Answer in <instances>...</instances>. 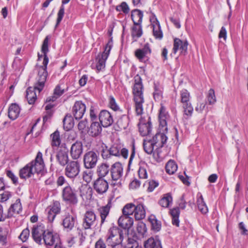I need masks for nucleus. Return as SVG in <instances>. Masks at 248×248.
Returning <instances> with one entry per match:
<instances>
[{
    "label": "nucleus",
    "instance_id": "nucleus-51",
    "mask_svg": "<svg viewBox=\"0 0 248 248\" xmlns=\"http://www.w3.org/2000/svg\"><path fill=\"white\" fill-rule=\"evenodd\" d=\"M51 212H53L55 215L60 213L61 211V206L60 202L59 201H54L52 205L47 207Z\"/></svg>",
    "mask_w": 248,
    "mask_h": 248
},
{
    "label": "nucleus",
    "instance_id": "nucleus-1",
    "mask_svg": "<svg viewBox=\"0 0 248 248\" xmlns=\"http://www.w3.org/2000/svg\"><path fill=\"white\" fill-rule=\"evenodd\" d=\"M47 63H42L41 65L37 64L36 65V69L38 72V75L36 78V82L34 84L33 87H30L26 90V97L28 103L30 105L33 104L37 99L36 91H37L39 93L45 87L48 76Z\"/></svg>",
    "mask_w": 248,
    "mask_h": 248
},
{
    "label": "nucleus",
    "instance_id": "nucleus-15",
    "mask_svg": "<svg viewBox=\"0 0 248 248\" xmlns=\"http://www.w3.org/2000/svg\"><path fill=\"white\" fill-rule=\"evenodd\" d=\"M99 119L101 124L104 127H108L114 122L113 115L107 110H102L99 115Z\"/></svg>",
    "mask_w": 248,
    "mask_h": 248
},
{
    "label": "nucleus",
    "instance_id": "nucleus-10",
    "mask_svg": "<svg viewBox=\"0 0 248 248\" xmlns=\"http://www.w3.org/2000/svg\"><path fill=\"white\" fill-rule=\"evenodd\" d=\"M47 230L42 223L34 225L31 230V236L34 241L38 244H42V239Z\"/></svg>",
    "mask_w": 248,
    "mask_h": 248
},
{
    "label": "nucleus",
    "instance_id": "nucleus-49",
    "mask_svg": "<svg viewBox=\"0 0 248 248\" xmlns=\"http://www.w3.org/2000/svg\"><path fill=\"white\" fill-rule=\"evenodd\" d=\"M137 231L139 237H143L147 232L146 224L142 222H139L137 227Z\"/></svg>",
    "mask_w": 248,
    "mask_h": 248
},
{
    "label": "nucleus",
    "instance_id": "nucleus-64",
    "mask_svg": "<svg viewBox=\"0 0 248 248\" xmlns=\"http://www.w3.org/2000/svg\"><path fill=\"white\" fill-rule=\"evenodd\" d=\"M101 155L103 159H107L109 158L111 155L109 152V149H107V147L105 146V149L103 148L101 151Z\"/></svg>",
    "mask_w": 248,
    "mask_h": 248
},
{
    "label": "nucleus",
    "instance_id": "nucleus-33",
    "mask_svg": "<svg viewBox=\"0 0 248 248\" xmlns=\"http://www.w3.org/2000/svg\"><path fill=\"white\" fill-rule=\"evenodd\" d=\"M143 16V12L139 9H134L131 12V18L134 25L141 24Z\"/></svg>",
    "mask_w": 248,
    "mask_h": 248
},
{
    "label": "nucleus",
    "instance_id": "nucleus-56",
    "mask_svg": "<svg viewBox=\"0 0 248 248\" xmlns=\"http://www.w3.org/2000/svg\"><path fill=\"white\" fill-rule=\"evenodd\" d=\"M108 105L109 107L114 111H117L120 109L115 99L112 96H110L109 97Z\"/></svg>",
    "mask_w": 248,
    "mask_h": 248
},
{
    "label": "nucleus",
    "instance_id": "nucleus-40",
    "mask_svg": "<svg viewBox=\"0 0 248 248\" xmlns=\"http://www.w3.org/2000/svg\"><path fill=\"white\" fill-rule=\"evenodd\" d=\"M63 128L67 131L70 130L73 128L74 122L73 117L69 114H67L63 120Z\"/></svg>",
    "mask_w": 248,
    "mask_h": 248
},
{
    "label": "nucleus",
    "instance_id": "nucleus-8",
    "mask_svg": "<svg viewBox=\"0 0 248 248\" xmlns=\"http://www.w3.org/2000/svg\"><path fill=\"white\" fill-rule=\"evenodd\" d=\"M80 171V163L78 161L71 160L66 165L64 174L68 178L74 179L79 175Z\"/></svg>",
    "mask_w": 248,
    "mask_h": 248
},
{
    "label": "nucleus",
    "instance_id": "nucleus-25",
    "mask_svg": "<svg viewBox=\"0 0 248 248\" xmlns=\"http://www.w3.org/2000/svg\"><path fill=\"white\" fill-rule=\"evenodd\" d=\"M151 53V49L148 43L145 44L142 48L138 49L135 51V55L139 60H142L143 59H147L146 60H148Z\"/></svg>",
    "mask_w": 248,
    "mask_h": 248
},
{
    "label": "nucleus",
    "instance_id": "nucleus-31",
    "mask_svg": "<svg viewBox=\"0 0 248 248\" xmlns=\"http://www.w3.org/2000/svg\"><path fill=\"white\" fill-rule=\"evenodd\" d=\"M145 248H162L161 241L157 237H150L144 242Z\"/></svg>",
    "mask_w": 248,
    "mask_h": 248
},
{
    "label": "nucleus",
    "instance_id": "nucleus-9",
    "mask_svg": "<svg viewBox=\"0 0 248 248\" xmlns=\"http://www.w3.org/2000/svg\"><path fill=\"white\" fill-rule=\"evenodd\" d=\"M99 154L98 152L93 150L85 153L83 157V163L85 168L92 169L94 168L98 160Z\"/></svg>",
    "mask_w": 248,
    "mask_h": 248
},
{
    "label": "nucleus",
    "instance_id": "nucleus-42",
    "mask_svg": "<svg viewBox=\"0 0 248 248\" xmlns=\"http://www.w3.org/2000/svg\"><path fill=\"white\" fill-rule=\"evenodd\" d=\"M129 118L126 115H123L117 121L118 126L121 129H125L129 124Z\"/></svg>",
    "mask_w": 248,
    "mask_h": 248
},
{
    "label": "nucleus",
    "instance_id": "nucleus-55",
    "mask_svg": "<svg viewBox=\"0 0 248 248\" xmlns=\"http://www.w3.org/2000/svg\"><path fill=\"white\" fill-rule=\"evenodd\" d=\"M125 248H139V243L133 238H128Z\"/></svg>",
    "mask_w": 248,
    "mask_h": 248
},
{
    "label": "nucleus",
    "instance_id": "nucleus-36",
    "mask_svg": "<svg viewBox=\"0 0 248 248\" xmlns=\"http://www.w3.org/2000/svg\"><path fill=\"white\" fill-rule=\"evenodd\" d=\"M170 214L172 218V224L176 227L179 226L180 209L179 207H174L170 210Z\"/></svg>",
    "mask_w": 248,
    "mask_h": 248
},
{
    "label": "nucleus",
    "instance_id": "nucleus-5",
    "mask_svg": "<svg viewBox=\"0 0 248 248\" xmlns=\"http://www.w3.org/2000/svg\"><path fill=\"white\" fill-rule=\"evenodd\" d=\"M61 197L64 202L70 206H76L78 202L77 190L69 184L62 188Z\"/></svg>",
    "mask_w": 248,
    "mask_h": 248
},
{
    "label": "nucleus",
    "instance_id": "nucleus-29",
    "mask_svg": "<svg viewBox=\"0 0 248 248\" xmlns=\"http://www.w3.org/2000/svg\"><path fill=\"white\" fill-rule=\"evenodd\" d=\"M100 124V122L93 121L89 128V134L92 137H95L101 134L102 130V126Z\"/></svg>",
    "mask_w": 248,
    "mask_h": 248
},
{
    "label": "nucleus",
    "instance_id": "nucleus-14",
    "mask_svg": "<svg viewBox=\"0 0 248 248\" xmlns=\"http://www.w3.org/2000/svg\"><path fill=\"white\" fill-rule=\"evenodd\" d=\"M93 188L99 194L106 193L108 188V183L104 178L98 177L93 182Z\"/></svg>",
    "mask_w": 248,
    "mask_h": 248
},
{
    "label": "nucleus",
    "instance_id": "nucleus-37",
    "mask_svg": "<svg viewBox=\"0 0 248 248\" xmlns=\"http://www.w3.org/2000/svg\"><path fill=\"white\" fill-rule=\"evenodd\" d=\"M155 20V22L152 24L153 35L156 39L161 40L163 38V32L159 21L156 18Z\"/></svg>",
    "mask_w": 248,
    "mask_h": 248
},
{
    "label": "nucleus",
    "instance_id": "nucleus-34",
    "mask_svg": "<svg viewBox=\"0 0 248 248\" xmlns=\"http://www.w3.org/2000/svg\"><path fill=\"white\" fill-rule=\"evenodd\" d=\"M20 108L16 104H12L9 108L8 116L12 120L16 119L19 116Z\"/></svg>",
    "mask_w": 248,
    "mask_h": 248
},
{
    "label": "nucleus",
    "instance_id": "nucleus-3",
    "mask_svg": "<svg viewBox=\"0 0 248 248\" xmlns=\"http://www.w3.org/2000/svg\"><path fill=\"white\" fill-rule=\"evenodd\" d=\"M45 164L42 153L39 151L34 160L27 164L19 170V177L21 179L31 177L34 173H41L44 170Z\"/></svg>",
    "mask_w": 248,
    "mask_h": 248
},
{
    "label": "nucleus",
    "instance_id": "nucleus-52",
    "mask_svg": "<svg viewBox=\"0 0 248 248\" xmlns=\"http://www.w3.org/2000/svg\"><path fill=\"white\" fill-rule=\"evenodd\" d=\"M154 98L155 101L160 100L162 96V91L156 83H154Z\"/></svg>",
    "mask_w": 248,
    "mask_h": 248
},
{
    "label": "nucleus",
    "instance_id": "nucleus-46",
    "mask_svg": "<svg viewBox=\"0 0 248 248\" xmlns=\"http://www.w3.org/2000/svg\"><path fill=\"white\" fill-rule=\"evenodd\" d=\"M142 35L141 24L140 25H134L132 28L131 35L134 38H139Z\"/></svg>",
    "mask_w": 248,
    "mask_h": 248
},
{
    "label": "nucleus",
    "instance_id": "nucleus-11",
    "mask_svg": "<svg viewBox=\"0 0 248 248\" xmlns=\"http://www.w3.org/2000/svg\"><path fill=\"white\" fill-rule=\"evenodd\" d=\"M139 130L142 136L149 135L152 131V123L150 117L147 116L145 117H141L138 124Z\"/></svg>",
    "mask_w": 248,
    "mask_h": 248
},
{
    "label": "nucleus",
    "instance_id": "nucleus-58",
    "mask_svg": "<svg viewBox=\"0 0 248 248\" xmlns=\"http://www.w3.org/2000/svg\"><path fill=\"white\" fill-rule=\"evenodd\" d=\"M91 67L93 69H95L97 72H99L105 69V63H92Z\"/></svg>",
    "mask_w": 248,
    "mask_h": 248
},
{
    "label": "nucleus",
    "instance_id": "nucleus-23",
    "mask_svg": "<svg viewBox=\"0 0 248 248\" xmlns=\"http://www.w3.org/2000/svg\"><path fill=\"white\" fill-rule=\"evenodd\" d=\"M111 207V202L110 201H109L106 205L101 206L98 209L101 219L100 227H102L104 223L107 221V218L109 215Z\"/></svg>",
    "mask_w": 248,
    "mask_h": 248
},
{
    "label": "nucleus",
    "instance_id": "nucleus-57",
    "mask_svg": "<svg viewBox=\"0 0 248 248\" xmlns=\"http://www.w3.org/2000/svg\"><path fill=\"white\" fill-rule=\"evenodd\" d=\"M30 235V230L27 228L24 229L20 235L19 236V238L23 242H26L28 239Z\"/></svg>",
    "mask_w": 248,
    "mask_h": 248
},
{
    "label": "nucleus",
    "instance_id": "nucleus-27",
    "mask_svg": "<svg viewBox=\"0 0 248 248\" xmlns=\"http://www.w3.org/2000/svg\"><path fill=\"white\" fill-rule=\"evenodd\" d=\"M56 157L58 163L62 167L66 166L69 162L68 152L65 150H59Z\"/></svg>",
    "mask_w": 248,
    "mask_h": 248
},
{
    "label": "nucleus",
    "instance_id": "nucleus-61",
    "mask_svg": "<svg viewBox=\"0 0 248 248\" xmlns=\"http://www.w3.org/2000/svg\"><path fill=\"white\" fill-rule=\"evenodd\" d=\"M8 212L7 213H4V209L3 205L0 204V222L4 221L7 218H9Z\"/></svg>",
    "mask_w": 248,
    "mask_h": 248
},
{
    "label": "nucleus",
    "instance_id": "nucleus-4",
    "mask_svg": "<svg viewBox=\"0 0 248 248\" xmlns=\"http://www.w3.org/2000/svg\"><path fill=\"white\" fill-rule=\"evenodd\" d=\"M132 93L136 113L138 115H140L143 113V104L144 102V98L142 79L138 75L134 77V84L132 89Z\"/></svg>",
    "mask_w": 248,
    "mask_h": 248
},
{
    "label": "nucleus",
    "instance_id": "nucleus-6",
    "mask_svg": "<svg viewBox=\"0 0 248 248\" xmlns=\"http://www.w3.org/2000/svg\"><path fill=\"white\" fill-rule=\"evenodd\" d=\"M126 233L125 231H123L117 227L110 228L105 236L106 243L109 246L115 242H118L120 240H124V237L126 236Z\"/></svg>",
    "mask_w": 248,
    "mask_h": 248
},
{
    "label": "nucleus",
    "instance_id": "nucleus-50",
    "mask_svg": "<svg viewBox=\"0 0 248 248\" xmlns=\"http://www.w3.org/2000/svg\"><path fill=\"white\" fill-rule=\"evenodd\" d=\"M135 205L133 203L126 204L123 209V214L130 216L134 213Z\"/></svg>",
    "mask_w": 248,
    "mask_h": 248
},
{
    "label": "nucleus",
    "instance_id": "nucleus-54",
    "mask_svg": "<svg viewBox=\"0 0 248 248\" xmlns=\"http://www.w3.org/2000/svg\"><path fill=\"white\" fill-rule=\"evenodd\" d=\"M207 99L209 105H213L216 102L215 91L213 89H210L207 95Z\"/></svg>",
    "mask_w": 248,
    "mask_h": 248
},
{
    "label": "nucleus",
    "instance_id": "nucleus-35",
    "mask_svg": "<svg viewBox=\"0 0 248 248\" xmlns=\"http://www.w3.org/2000/svg\"><path fill=\"white\" fill-rule=\"evenodd\" d=\"M9 235L8 227L6 226L0 227V245H5L8 241V237Z\"/></svg>",
    "mask_w": 248,
    "mask_h": 248
},
{
    "label": "nucleus",
    "instance_id": "nucleus-48",
    "mask_svg": "<svg viewBox=\"0 0 248 248\" xmlns=\"http://www.w3.org/2000/svg\"><path fill=\"white\" fill-rule=\"evenodd\" d=\"M143 148L145 152L148 154H151L154 150L155 143H153L150 140H144Z\"/></svg>",
    "mask_w": 248,
    "mask_h": 248
},
{
    "label": "nucleus",
    "instance_id": "nucleus-26",
    "mask_svg": "<svg viewBox=\"0 0 248 248\" xmlns=\"http://www.w3.org/2000/svg\"><path fill=\"white\" fill-rule=\"evenodd\" d=\"M49 37L47 36L45 39H44L41 48V53L38 54V61H42V59H43V62H48L49 59L47 57L46 54L48 51V42H49Z\"/></svg>",
    "mask_w": 248,
    "mask_h": 248
},
{
    "label": "nucleus",
    "instance_id": "nucleus-53",
    "mask_svg": "<svg viewBox=\"0 0 248 248\" xmlns=\"http://www.w3.org/2000/svg\"><path fill=\"white\" fill-rule=\"evenodd\" d=\"M116 10L117 12H123L124 13L127 14L129 12L130 9L126 2L124 1L116 6Z\"/></svg>",
    "mask_w": 248,
    "mask_h": 248
},
{
    "label": "nucleus",
    "instance_id": "nucleus-60",
    "mask_svg": "<svg viewBox=\"0 0 248 248\" xmlns=\"http://www.w3.org/2000/svg\"><path fill=\"white\" fill-rule=\"evenodd\" d=\"M6 175L11 179L14 184H16L18 182L17 177L10 170H7L6 171Z\"/></svg>",
    "mask_w": 248,
    "mask_h": 248
},
{
    "label": "nucleus",
    "instance_id": "nucleus-28",
    "mask_svg": "<svg viewBox=\"0 0 248 248\" xmlns=\"http://www.w3.org/2000/svg\"><path fill=\"white\" fill-rule=\"evenodd\" d=\"M22 210V205L19 199L16 200V202L11 204L8 209V216L9 218L14 216L15 214H18Z\"/></svg>",
    "mask_w": 248,
    "mask_h": 248
},
{
    "label": "nucleus",
    "instance_id": "nucleus-63",
    "mask_svg": "<svg viewBox=\"0 0 248 248\" xmlns=\"http://www.w3.org/2000/svg\"><path fill=\"white\" fill-rule=\"evenodd\" d=\"M139 177L141 179H146L147 178V173L146 170L143 167H140L138 170Z\"/></svg>",
    "mask_w": 248,
    "mask_h": 248
},
{
    "label": "nucleus",
    "instance_id": "nucleus-43",
    "mask_svg": "<svg viewBox=\"0 0 248 248\" xmlns=\"http://www.w3.org/2000/svg\"><path fill=\"white\" fill-rule=\"evenodd\" d=\"M197 204L200 211L203 214H206L208 212V207L204 201L203 197L201 195L197 199Z\"/></svg>",
    "mask_w": 248,
    "mask_h": 248
},
{
    "label": "nucleus",
    "instance_id": "nucleus-20",
    "mask_svg": "<svg viewBox=\"0 0 248 248\" xmlns=\"http://www.w3.org/2000/svg\"><path fill=\"white\" fill-rule=\"evenodd\" d=\"M83 151V146L82 142L79 140H77L72 144L70 148V155L74 159H78L81 155Z\"/></svg>",
    "mask_w": 248,
    "mask_h": 248
},
{
    "label": "nucleus",
    "instance_id": "nucleus-16",
    "mask_svg": "<svg viewBox=\"0 0 248 248\" xmlns=\"http://www.w3.org/2000/svg\"><path fill=\"white\" fill-rule=\"evenodd\" d=\"M96 216L93 211H87L84 215L82 224L84 229H91V227L94 224L96 220Z\"/></svg>",
    "mask_w": 248,
    "mask_h": 248
},
{
    "label": "nucleus",
    "instance_id": "nucleus-2",
    "mask_svg": "<svg viewBox=\"0 0 248 248\" xmlns=\"http://www.w3.org/2000/svg\"><path fill=\"white\" fill-rule=\"evenodd\" d=\"M158 119L160 131L156 133L155 136L150 139L157 148L163 147L168 140L165 133L168 131L167 121L169 119V115L166 108L162 105L160 108Z\"/></svg>",
    "mask_w": 248,
    "mask_h": 248
},
{
    "label": "nucleus",
    "instance_id": "nucleus-12",
    "mask_svg": "<svg viewBox=\"0 0 248 248\" xmlns=\"http://www.w3.org/2000/svg\"><path fill=\"white\" fill-rule=\"evenodd\" d=\"M59 235L50 230H47L42 239V243H44L47 246H52L56 243H60Z\"/></svg>",
    "mask_w": 248,
    "mask_h": 248
},
{
    "label": "nucleus",
    "instance_id": "nucleus-21",
    "mask_svg": "<svg viewBox=\"0 0 248 248\" xmlns=\"http://www.w3.org/2000/svg\"><path fill=\"white\" fill-rule=\"evenodd\" d=\"M77 223V216L68 214L63 218L62 225L66 231L69 232L71 231Z\"/></svg>",
    "mask_w": 248,
    "mask_h": 248
},
{
    "label": "nucleus",
    "instance_id": "nucleus-59",
    "mask_svg": "<svg viewBox=\"0 0 248 248\" xmlns=\"http://www.w3.org/2000/svg\"><path fill=\"white\" fill-rule=\"evenodd\" d=\"M93 176V172L91 170H86L84 171L83 174V180L86 182L87 183L90 182L92 179Z\"/></svg>",
    "mask_w": 248,
    "mask_h": 248
},
{
    "label": "nucleus",
    "instance_id": "nucleus-22",
    "mask_svg": "<svg viewBox=\"0 0 248 248\" xmlns=\"http://www.w3.org/2000/svg\"><path fill=\"white\" fill-rule=\"evenodd\" d=\"M133 222L134 220L132 217L123 214L118 220L119 226L124 229V231L127 232L126 235L128 233L129 229L133 226Z\"/></svg>",
    "mask_w": 248,
    "mask_h": 248
},
{
    "label": "nucleus",
    "instance_id": "nucleus-44",
    "mask_svg": "<svg viewBox=\"0 0 248 248\" xmlns=\"http://www.w3.org/2000/svg\"><path fill=\"white\" fill-rule=\"evenodd\" d=\"M148 220L151 224L152 229L155 232H158L160 229L161 224L160 221H158L154 215H151Z\"/></svg>",
    "mask_w": 248,
    "mask_h": 248
},
{
    "label": "nucleus",
    "instance_id": "nucleus-17",
    "mask_svg": "<svg viewBox=\"0 0 248 248\" xmlns=\"http://www.w3.org/2000/svg\"><path fill=\"white\" fill-rule=\"evenodd\" d=\"M123 166L120 162H117L113 164L110 169L112 180H119L123 176Z\"/></svg>",
    "mask_w": 248,
    "mask_h": 248
},
{
    "label": "nucleus",
    "instance_id": "nucleus-38",
    "mask_svg": "<svg viewBox=\"0 0 248 248\" xmlns=\"http://www.w3.org/2000/svg\"><path fill=\"white\" fill-rule=\"evenodd\" d=\"M134 213L136 220H141L145 217V210L141 204H139L135 206Z\"/></svg>",
    "mask_w": 248,
    "mask_h": 248
},
{
    "label": "nucleus",
    "instance_id": "nucleus-13",
    "mask_svg": "<svg viewBox=\"0 0 248 248\" xmlns=\"http://www.w3.org/2000/svg\"><path fill=\"white\" fill-rule=\"evenodd\" d=\"M110 155L115 156H122L126 159L128 155V150L123 147L120 144H114L109 148Z\"/></svg>",
    "mask_w": 248,
    "mask_h": 248
},
{
    "label": "nucleus",
    "instance_id": "nucleus-7",
    "mask_svg": "<svg viewBox=\"0 0 248 248\" xmlns=\"http://www.w3.org/2000/svg\"><path fill=\"white\" fill-rule=\"evenodd\" d=\"M180 102L184 109V113L188 117L192 116L193 108L190 101V95L189 92L185 89H182L180 93Z\"/></svg>",
    "mask_w": 248,
    "mask_h": 248
},
{
    "label": "nucleus",
    "instance_id": "nucleus-62",
    "mask_svg": "<svg viewBox=\"0 0 248 248\" xmlns=\"http://www.w3.org/2000/svg\"><path fill=\"white\" fill-rule=\"evenodd\" d=\"M0 202H4L7 201L12 196V193L9 191H5L2 194H0Z\"/></svg>",
    "mask_w": 248,
    "mask_h": 248
},
{
    "label": "nucleus",
    "instance_id": "nucleus-41",
    "mask_svg": "<svg viewBox=\"0 0 248 248\" xmlns=\"http://www.w3.org/2000/svg\"><path fill=\"white\" fill-rule=\"evenodd\" d=\"M50 138L51 145L52 147H57L60 146L61 143V140L60 132L58 130L50 135Z\"/></svg>",
    "mask_w": 248,
    "mask_h": 248
},
{
    "label": "nucleus",
    "instance_id": "nucleus-32",
    "mask_svg": "<svg viewBox=\"0 0 248 248\" xmlns=\"http://www.w3.org/2000/svg\"><path fill=\"white\" fill-rule=\"evenodd\" d=\"M109 165L107 162H103L98 166L96 173L98 177L104 178L110 171Z\"/></svg>",
    "mask_w": 248,
    "mask_h": 248
},
{
    "label": "nucleus",
    "instance_id": "nucleus-19",
    "mask_svg": "<svg viewBox=\"0 0 248 248\" xmlns=\"http://www.w3.org/2000/svg\"><path fill=\"white\" fill-rule=\"evenodd\" d=\"M188 42L186 40L182 41L179 38H175L173 42V47L172 48V54H175L178 50H180L181 54L186 55L187 53Z\"/></svg>",
    "mask_w": 248,
    "mask_h": 248
},
{
    "label": "nucleus",
    "instance_id": "nucleus-39",
    "mask_svg": "<svg viewBox=\"0 0 248 248\" xmlns=\"http://www.w3.org/2000/svg\"><path fill=\"white\" fill-rule=\"evenodd\" d=\"M172 198L170 193L165 194L163 197L158 201V204L164 208H167L170 204L172 203Z\"/></svg>",
    "mask_w": 248,
    "mask_h": 248
},
{
    "label": "nucleus",
    "instance_id": "nucleus-47",
    "mask_svg": "<svg viewBox=\"0 0 248 248\" xmlns=\"http://www.w3.org/2000/svg\"><path fill=\"white\" fill-rule=\"evenodd\" d=\"M166 172L169 174H173L177 170V165L175 161L170 160L166 165Z\"/></svg>",
    "mask_w": 248,
    "mask_h": 248
},
{
    "label": "nucleus",
    "instance_id": "nucleus-30",
    "mask_svg": "<svg viewBox=\"0 0 248 248\" xmlns=\"http://www.w3.org/2000/svg\"><path fill=\"white\" fill-rule=\"evenodd\" d=\"M64 92V90L62 89L60 85H57L54 90L53 94L46 98V102L49 103L55 101L58 98L62 95Z\"/></svg>",
    "mask_w": 248,
    "mask_h": 248
},
{
    "label": "nucleus",
    "instance_id": "nucleus-24",
    "mask_svg": "<svg viewBox=\"0 0 248 248\" xmlns=\"http://www.w3.org/2000/svg\"><path fill=\"white\" fill-rule=\"evenodd\" d=\"M112 46V38H111L109 39L108 43L106 44L104 51L102 53H100L97 55L96 58V62H106L109 55V53Z\"/></svg>",
    "mask_w": 248,
    "mask_h": 248
},
{
    "label": "nucleus",
    "instance_id": "nucleus-45",
    "mask_svg": "<svg viewBox=\"0 0 248 248\" xmlns=\"http://www.w3.org/2000/svg\"><path fill=\"white\" fill-rule=\"evenodd\" d=\"M70 0H62V5L61 6L57 14L56 27L59 25L64 15V7L63 5L68 3Z\"/></svg>",
    "mask_w": 248,
    "mask_h": 248
},
{
    "label": "nucleus",
    "instance_id": "nucleus-18",
    "mask_svg": "<svg viewBox=\"0 0 248 248\" xmlns=\"http://www.w3.org/2000/svg\"><path fill=\"white\" fill-rule=\"evenodd\" d=\"M86 106L81 101H76L72 108V114L76 120L81 119L86 111Z\"/></svg>",
    "mask_w": 248,
    "mask_h": 248
}]
</instances>
